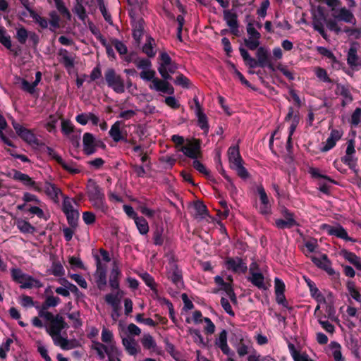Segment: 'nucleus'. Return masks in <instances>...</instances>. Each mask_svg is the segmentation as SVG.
<instances>
[{"label":"nucleus","instance_id":"obj_1","mask_svg":"<svg viewBox=\"0 0 361 361\" xmlns=\"http://www.w3.org/2000/svg\"><path fill=\"white\" fill-rule=\"evenodd\" d=\"M171 140L176 145V147H180L178 150L182 152L188 158L197 159L202 156V142L200 139L193 138L191 141H188V144L184 146H183V145L185 140L183 136L173 135Z\"/></svg>","mask_w":361,"mask_h":361},{"label":"nucleus","instance_id":"obj_2","mask_svg":"<svg viewBox=\"0 0 361 361\" xmlns=\"http://www.w3.org/2000/svg\"><path fill=\"white\" fill-rule=\"evenodd\" d=\"M11 275L12 280L16 283L20 284V288L22 289H31L33 287L39 288L43 286L40 281L24 273L19 268L11 269Z\"/></svg>","mask_w":361,"mask_h":361},{"label":"nucleus","instance_id":"obj_3","mask_svg":"<svg viewBox=\"0 0 361 361\" xmlns=\"http://www.w3.org/2000/svg\"><path fill=\"white\" fill-rule=\"evenodd\" d=\"M42 313L40 314V317L50 322L49 328L47 329V332L52 338L55 336H59L62 330L68 328V325L61 315L59 314L54 315L51 312Z\"/></svg>","mask_w":361,"mask_h":361},{"label":"nucleus","instance_id":"obj_4","mask_svg":"<svg viewBox=\"0 0 361 361\" xmlns=\"http://www.w3.org/2000/svg\"><path fill=\"white\" fill-rule=\"evenodd\" d=\"M231 342L240 357L249 355L250 350L252 349L250 340L245 338L241 334H235V338H231Z\"/></svg>","mask_w":361,"mask_h":361},{"label":"nucleus","instance_id":"obj_5","mask_svg":"<svg viewBox=\"0 0 361 361\" xmlns=\"http://www.w3.org/2000/svg\"><path fill=\"white\" fill-rule=\"evenodd\" d=\"M225 267L235 274H245L247 271L246 262L239 257H228L225 259Z\"/></svg>","mask_w":361,"mask_h":361},{"label":"nucleus","instance_id":"obj_6","mask_svg":"<svg viewBox=\"0 0 361 361\" xmlns=\"http://www.w3.org/2000/svg\"><path fill=\"white\" fill-rule=\"evenodd\" d=\"M154 75L155 72L149 68L142 70L140 73V78L147 81L152 80V86H151V88H154L155 90H169L168 83L158 78H154Z\"/></svg>","mask_w":361,"mask_h":361},{"label":"nucleus","instance_id":"obj_7","mask_svg":"<svg viewBox=\"0 0 361 361\" xmlns=\"http://www.w3.org/2000/svg\"><path fill=\"white\" fill-rule=\"evenodd\" d=\"M283 219H276L275 221L276 226L279 229L291 228L293 226H299V224L294 219V214L284 207L282 210Z\"/></svg>","mask_w":361,"mask_h":361},{"label":"nucleus","instance_id":"obj_8","mask_svg":"<svg viewBox=\"0 0 361 361\" xmlns=\"http://www.w3.org/2000/svg\"><path fill=\"white\" fill-rule=\"evenodd\" d=\"M247 32L248 37L245 39L246 47L250 50H255L259 45L260 33L254 27L252 23L247 25Z\"/></svg>","mask_w":361,"mask_h":361},{"label":"nucleus","instance_id":"obj_9","mask_svg":"<svg viewBox=\"0 0 361 361\" xmlns=\"http://www.w3.org/2000/svg\"><path fill=\"white\" fill-rule=\"evenodd\" d=\"M95 259L97 262V269L94 274L95 282L99 290H104L107 284L106 271L105 267L102 265L98 255L95 256Z\"/></svg>","mask_w":361,"mask_h":361},{"label":"nucleus","instance_id":"obj_10","mask_svg":"<svg viewBox=\"0 0 361 361\" xmlns=\"http://www.w3.org/2000/svg\"><path fill=\"white\" fill-rule=\"evenodd\" d=\"M332 16L337 20L343 21L353 25L356 24V18L349 8H348L345 6L340 7L334 11Z\"/></svg>","mask_w":361,"mask_h":361},{"label":"nucleus","instance_id":"obj_11","mask_svg":"<svg viewBox=\"0 0 361 361\" xmlns=\"http://www.w3.org/2000/svg\"><path fill=\"white\" fill-rule=\"evenodd\" d=\"M223 15L224 20L229 27L231 32L234 35L238 36L239 35V25L236 13L231 10L226 9L224 11Z\"/></svg>","mask_w":361,"mask_h":361},{"label":"nucleus","instance_id":"obj_12","mask_svg":"<svg viewBox=\"0 0 361 361\" xmlns=\"http://www.w3.org/2000/svg\"><path fill=\"white\" fill-rule=\"evenodd\" d=\"M46 152L47 154L54 160H55L65 171L69 172L71 174H77L80 172V170L76 168H73L71 166L66 164L62 157L59 156L54 149L50 147H46Z\"/></svg>","mask_w":361,"mask_h":361},{"label":"nucleus","instance_id":"obj_13","mask_svg":"<svg viewBox=\"0 0 361 361\" xmlns=\"http://www.w3.org/2000/svg\"><path fill=\"white\" fill-rule=\"evenodd\" d=\"M311 260L317 267L324 270L329 276L335 274V271L331 267V262L326 254H322L321 257L312 256Z\"/></svg>","mask_w":361,"mask_h":361},{"label":"nucleus","instance_id":"obj_14","mask_svg":"<svg viewBox=\"0 0 361 361\" xmlns=\"http://www.w3.org/2000/svg\"><path fill=\"white\" fill-rule=\"evenodd\" d=\"M343 132L341 130L332 129L329 137L327 138L324 145L321 148L322 152H326L333 149L336 142L341 139Z\"/></svg>","mask_w":361,"mask_h":361},{"label":"nucleus","instance_id":"obj_15","mask_svg":"<svg viewBox=\"0 0 361 361\" xmlns=\"http://www.w3.org/2000/svg\"><path fill=\"white\" fill-rule=\"evenodd\" d=\"M167 277L178 288L183 287L184 283L182 271L176 264H173L171 269L167 272Z\"/></svg>","mask_w":361,"mask_h":361},{"label":"nucleus","instance_id":"obj_16","mask_svg":"<svg viewBox=\"0 0 361 361\" xmlns=\"http://www.w3.org/2000/svg\"><path fill=\"white\" fill-rule=\"evenodd\" d=\"M105 79L109 87L123 89V81L113 68H108L105 72Z\"/></svg>","mask_w":361,"mask_h":361},{"label":"nucleus","instance_id":"obj_17","mask_svg":"<svg viewBox=\"0 0 361 361\" xmlns=\"http://www.w3.org/2000/svg\"><path fill=\"white\" fill-rule=\"evenodd\" d=\"M86 192L89 200H92L104 193L100 186L92 179H89L86 185Z\"/></svg>","mask_w":361,"mask_h":361},{"label":"nucleus","instance_id":"obj_18","mask_svg":"<svg viewBox=\"0 0 361 361\" xmlns=\"http://www.w3.org/2000/svg\"><path fill=\"white\" fill-rule=\"evenodd\" d=\"M123 124V122L121 121H116L111 127V129L109 132V136L113 139V140L116 142H118L120 141H127L126 136L127 134H123L122 130H121V126Z\"/></svg>","mask_w":361,"mask_h":361},{"label":"nucleus","instance_id":"obj_19","mask_svg":"<svg viewBox=\"0 0 361 361\" xmlns=\"http://www.w3.org/2000/svg\"><path fill=\"white\" fill-rule=\"evenodd\" d=\"M83 152L86 155H92L96 152L95 138L90 133H85L83 135Z\"/></svg>","mask_w":361,"mask_h":361},{"label":"nucleus","instance_id":"obj_20","mask_svg":"<svg viewBox=\"0 0 361 361\" xmlns=\"http://www.w3.org/2000/svg\"><path fill=\"white\" fill-rule=\"evenodd\" d=\"M13 178L21 182L25 186L32 188L35 190H40L35 180H33L28 175L23 173L20 171L15 170L13 171Z\"/></svg>","mask_w":361,"mask_h":361},{"label":"nucleus","instance_id":"obj_21","mask_svg":"<svg viewBox=\"0 0 361 361\" xmlns=\"http://www.w3.org/2000/svg\"><path fill=\"white\" fill-rule=\"evenodd\" d=\"M257 66L264 68L267 67L269 70L274 71V65L271 63L267 51L263 47H259L257 51Z\"/></svg>","mask_w":361,"mask_h":361},{"label":"nucleus","instance_id":"obj_22","mask_svg":"<svg viewBox=\"0 0 361 361\" xmlns=\"http://www.w3.org/2000/svg\"><path fill=\"white\" fill-rule=\"evenodd\" d=\"M61 302L60 298L57 296L49 295L46 298L41 306H35V308L38 310V314L40 317L42 312H49L47 310L50 307H55Z\"/></svg>","mask_w":361,"mask_h":361},{"label":"nucleus","instance_id":"obj_23","mask_svg":"<svg viewBox=\"0 0 361 361\" xmlns=\"http://www.w3.org/2000/svg\"><path fill=\"white\" fill-rule=\"evenodd\" d=\"M326 232L330 235H335L338 238L343 239L346 241H352V238L348 235L345 229L340 225L337 226H332L330 225H325Z\"/></svg>","mask_w":361,"mask_h":361},{"label":"nucleus","instance_id":"obj_24","mask_svg":"<svg viewBox=\"0 0 361 361\" xmlns=\"http://www.w3.org/2000/svg\"><path fill=\"white\" fill-rule=\"evenodd\" d=\"M122 273L116 262H114L109 275V286L113 290H119V279Z\"/></svg>","mask_w":361,"mask_h":361},{"label":"nucleus","instance_id":"obj_25","mask_svg":"<svg viewBox=\"0 0 361 361\" xmlns=\"http://www.w3.org/2000/svg\"><path fill=\"white\" fill-rule=\"evenodd\" d=\"M58 54L60 57V62L68 72H71L74 67V57L65 49H60Z\"/></svg>","mask_w":361,"mask_h":361},{"label":"nucleus","instance_id":"obj_26","mask_svg":"<svg viewBox=\"0 0 361 361\" xmlns=\"http://www.w3.org/2000/svg\"><path fill=\"white\" fill-rule=\"evenodd\" d=\"M247 281H250L254 286L259 290H266L270 284L267 285L265 283V277L262 273L258 272L253 274L247 277Z\"/></svg>","mask_w":361,"mask_h":361},{"label":"nucleus","instance_id":"obj_27","mask_svg":"<svg viewBox=\"0 0 361 361\" xmlns=\"http://www.w3.org/2000/svg\"><path fill=\"white\" fill-rule=\"evenodd\" d=\"M216 345L221 350L222 353L224 355H233V353L231 352L229 346L227 343V331L225 329H223L219 336V338L216 341Z\"/></svg>","mask_w":361,"mask_h":361},{"label":"nucleus","instance_id":"obj_28","mask_svg":"<svg viewBox=\"0 0 361 361\" xmlns=\"http://www.w3.org/2000/svg\"><path fill=\"white\" fill-rule=\"evenodd\" d=\"M144 33V21L142 19L135 20L133 23V37L137 44L141 41Z\"/></svg>","mask_w":361,"mask_h":361},{"label":"nucleus","instance_id":"obj_29","mask_svg":"<svg viewBox=\"0 0 361 361\" xmlns=\"http://www.w3.org/2000/svg\"><path fill=\"white\" fill-rule=\"evenodd\" d=\"M228 156L231 166L240 164V162H243V159L240 154L239 147L238 145L231 146L228 148Z\"/></svg>","mask_w":361,"mask_h":361},{"label":"nucleus","instance_id":"obj_30","mask_svg":"<svg viewBox=\"0 0 361 361\" xmlns=\"http://www.w3.org/2000/svg\"><path fill=\"white\" fill-rule=\"evenodd\" d=\"M92 207L103 214H106L109 211V206L106 202L105 195L98 197L92 200H89Z\"/></svg>","mask_w":361,"mask_h":361},{"label":"nucleus","instance_id":"obj_31","mask_svg":"<svg viewBox=\"0 0 361 361\" xmlns=\"http://www.w3.org/2000/svg\"><path fill=\"white\" fill-rule=\"evenodd\" d=\"M156 44L154 39L150 36H147L146 42L142 47V51L149 57H154L156 55Z\"/></svg>","mask_w":361,"mask_h":361},{"label":"nucleus","instance_id":"obj_32","mask_svg":"<svg viewBox=\"0 0 361 361\" xmlns=\"http://www.w3.org/2000/svg\"><path fill=\"white\" fill-rule=\"evenodd\" d=\"M304 279L309 288L311 296L317 299V300H320L321 299H323L324 300L323 295L321 293L318 288L316 286L315 283L312 281L310 279L305 276H304Z\"/></svg>","mask_w":361,"mask_h":361},{"label":"nucleus","instance_id":"obj_33","mask_svg":"<svg viewBox=\"0 0 361 361\" xmlns=\"http://www.w3.org/2000/svg\"><path fill=\"white\" fill-rule=\"evenodd\" d=\"M347 61L348 65L352 68L361 66V59L358 57L355 48H350L348 53Z\"/></svg>","mask_w":361,"mask_h":361},{"label":"nucleus","instance_id":"obj_34","mask_svg":"<svg viewBox=\"0 0 361 361\" xmlns=\"http://www.w3.org/2000/svg\"><path fill=\"white\" fill-rule=\"evenodd\" d=\"M122 343L125 347L126 350L130 355H135L137 353V343L135 340L133 338H123Z\"/></svg>","mask_w":361,"mask_h":361},{"label":"nucleus","instance_id":"obj_35","mask_svg":"<svg viewBox=\"0 0 361 361\" xmlns=\"http://www.w3.org/2000/svg\"><path fill=\"white\" fill-rule=\"evenodd\" d=\"M18 136L28 144L39 145V140L35 135L29 129L25 128Z\"/></svg>","mask_w":361,"mask_h":361},{"label":"nucleus","instance_id":"obj_36","mask_svg":"<svg viewBox=\"0 0 361 361\" xmlns=\"http://www.w3.org/2000/svg\"><path fill=\"white\" fill-rule=\"evenodd\" d=\"M285 97L289 102H293L298 108L301 107L305 104V98L301 97L296 93V92H288Z\"/></svg>","mask_w":361,"mask_h":361},{"label":"nucleus","instance_id":"obj_37","mask_svg":"<svg viewBox=\"0 0 361 361\" xmlns=\"http://www.w3.org/2000/svg\"><path fill=\"white\" fill-rule=\"evenodd\" d=\"M196 116L197 118V125L204 132L207 133L209 130V123L208 119L206 114L203 112L202 110H199L195 112Z\"/></svg>","mask_w":361,"mask_h":361},{"label":"nucleus","instance_id":"obj_38","mask_svg":"<svg viewBox=\"0 0 361 361\" xmlns=\"http://www.w3.org/2000/svg\"><path fill=\"white\" fill-rule=\"evenodd\" d=\"M44 190L46 194L52 199H56V201L59 199V195L61 194V189L50 183H46Z\"/></svg>","mask_w":361,"mask_h":361},{"label":"nucleus","instance_id":"obj_39","mask_svg":"<svg viewBox=\"0 0 361 361\" xmlns=\"http://www.w3.org/2000/svg\"><path fill=\"white\" fill-rule=\"evenodd\" d=\"M92 349L97 351V355L101 360L104 359L105 353L108 357H111V352L109 348L99 342H95L92 345Z\"/></svg>","mask_w":361,"mask_h":361},{"label":"nucleus","instance_id":"obj_40","mask_svg":"<svg viewBox=\"0 0 361 361\" xmlns=\"http://www.w3.org/2000/svg\"><path fill=\"white\" fill-rule=\"evenodd\" d=\"M134 221L141 235H146L149 232L148 222L143 216H138Z\"/></svg>","mask_w":361,"mask_h":361},{"label":"nucleus","instance_id":"obj_41","mask_svg":"<svg viewBox=\"0 0 361 361\" xmlns=\"http://www.w3.org/2000/svg\"><path fill=\"white\" fill-rule=\"evenodd\" d=\"M194 159V161L192 163V166H193L194 169H195L200 173L204 174L208 180H212L213 176H212L210 171H209L202 163H201L200 161L197 160V159Z\"/></svg>","mask_w":361,"mask_h":361},{"label":"nucleus","instance_id":"obj_42","mask_svg":"<svg viewBox=\"0 0 361 361\" xmlns=\"http://www.w3.org/2000/svg\"><path fill=\"white\" fill-rule=\"evenodd\" d=\"M54 343L56 345H59L63 350H70L73 348V345L71 344V341L66 338H63L59 334V336H55L52 338Z\"/></svg>","mask_w":361,"mask_h":361},{"label":"nucleus","instance_id":"obj_43","mask_svg":"<svg viewBox=\"0 0 361 361\" xmlns=\"http://www.w3.org/2000/svg\"><path fill=\"white\" fill-rule=\"evenodd\" d=\"M41 75H42L40 72H37L35 73V80L32 82H30L26 80H23L21 82V87L23 90H34V88L37 85L41 80Z\"/></svg>","mask_w":361,"mask_h":361},{"label":"nucleus","instance_id":"obj_44","mask_svg":"<svg viewBox=\"0 0 361 361\" xmlns=\"http://www.w3.org/2000/svg\"><path fill=\"white\" fill-rule=\"evenodd\" d=\"M329 346L333 351V357L335 361H345L341 353V345L336 341H331Z\"/></svg>","mask_w":361,"mask_h":361},{"label":"nucleus","instance_id":"obj_45","mask_svg":"<svg viewBox=\"0 0 361 361\" xmlns=\"http://www.w3.org/2000/svg\"><path fill=\"white\" fill-rule=\"evenodd\" d=\"M65 215L69 226L73 228H75L78 226V222L80 216L79 212L76 209L71 212L66 213Z\"/></svg>","mask_w":361,"mask_h":361},{"label":"nucleus","instance_id":"obj_46","mask_svg":"<svg viewBox=\"0 0 361 361\" xmlns=\"http://www.w3.org/2000/svg\"><path fill=\"white\" fill-rule=\"evenodd\" d=\"M0 43L8 49H11L12 47L11 37L3 26H0Z\"/></svg>","mask_w":361,"mask_h":361},{"label":"nucleus","instance_id":"obj_47","mask_svg":"<svg viewBox=\"0 0 361 361\" xmlns=\"http://www.w3.org/2000/svg\"><path fill=\"white\" fill-rule=\"evenodd\" d=\"M239 50L241 56L243 57V60L245 61L247 66H249L251 68H255L257 66V61L250 56V55L249 54L246 49H245L243 47H240Z\"/></svg>","mask_w":361,"mask_h":361},{"label":"nucleus","instance_id":"obj_48","mask_svg":"<svg viewBox=\"0 0 361 361\" xmlns=\"http://www.w3.org/2000/svg\"><path fill=\"white\" fill-rule=\"evenodd\" d=\"M17 227L23 233H32L35 229L30 222L25 220L18 221Z\"/></svg>","mask_w":361,"mask_h":361},{"label":"nucleus","instance_id":"obj_49","mask_svg":"<svg viewBox=\"0 0 361 361\" xmlns=\"http://www.w3.org/2000/svg\"><path fill=\"white\" fill-rule=\"evenodd\" d=\"M309 173H310L311 176L313 178H322V179L326 180L334 184H336V185L338 184L337 181L332 179L331 177H329L326 175L322 174L317 168H313V167L310 168Z\"/></svg>","mask_w":361,"mask_h":361},{"label":"nucleus","instance_id":"obj_50","mask_svg":"<svg viewBox=\"0 0 361 361\" xmlns=\"http://www.w3.org/2000/svg\"><path fill=\"white\" fill-rule=\"evenodd\" d=\"M141 343L144 348L147 350L154 349L157 346L156 342L153 337L147 334H145L141 340Z\"/></svg>","mask_w":361,"mask_h":361},{"label":"nucleus","instance_id":"obj_51","mask_svg":"<svg viewBox=\"0 0 361 361\" xmlns=\"http://www.w3.org/2000/svg\"><path fill=\"white\" fill-rule=\"evenodd\" d=\"M29 35L30 32H28L24 27H20L16 29V37L19 43L24 44L28 39Z\"/></svg>","mask_w":361,"mask_h":361},{"label":"nucleus","instance_id":"obj_52","mask_svg":"<svg viewBox=\"0 0 361 361\" xmlns=\"http://www.w3.org/2000/svg\"><path fill=\"white\" fill-rule=\"evenodd\" d=\"M164 228L162 227H157L153 232V243L155 245H162L164 243L163 237Z\"/></svg>","mask_w":361,"mask_h":361},{"label":"nucleus","instance_id":"obj_53","mask_svg":"<svg viewBox=\"0 0 361 361\" xmlns=\"http://www.w3.org/2000/svg\"><path fill=\"white\" fill-rule=\"evenodd\" d=\"M176 68L177 66L174 63L171 62L170 63V65L164 67L163 70H161V68H159L158 70L161 75L164 79H168L170 78V74L173 73Z\"/></svg>","mask_w":361,"mask_h":361},{"label":"nucleus","instance_id":"obj_54","mask_svg":"<svg viewBox=\"0 0 361 361\" xmlns=\"http://www.w3.org/2000/svg\"><path fill=\"white\" fill-rule=\"evenodd\" d=\"M243 162H240V164H236L233 166H231V168L234 169L238 176L243 178L246 179L249 177V173L247 170L243 166Z\"/></svg>","mask_w":361,"mask_h":361},{"label":"nucleus","instance_id":"obj_55","mask_svg":"<svg viewBox=\"0 0 361 361\" xmlns=\"http://www.w3.org/2000/svg\"><path fill=\"white\" fill-rule=\"evenodd\" d=\"M68 318L73 321V327L77 329L82 326V322L80 319V313L79 311L73 312L68 314Z\"/></svg>","mask_w":361,"mask_h":361},{"label":"nucleus","instance_id":"obj_56","mask_svg":"<svg viewBox=\"0 0 361 361\" xmlns=\"http://www.w3.org/2000/svg\"><path fill=\"white\" fill-rule=\"evenodd\" d=\"M341 255L345 259L348 261L350 264L355 265L360 259L354 252H350L347 250H342Z\"/></svg>","mask_w":361,"mask_h":361},{"label":"nucleus","instance_id":"obj_57","mask_svg":"<svg viewBox=\"0 0 361 361\" xmlns=\"http://www.w3.org/2000/svg\"><path fill=\"white\" fill-rule=\"evenodd\" d=\"M54 1L59 12L63 16L66 17L67 19L70 20L71 18V13L64 5L63 0H54Z\"/></svg>","mask_w":361,"mask_h":361},{"label":"nucleus","instance_id":"obj_58","mask_svg":"<svg viewBox=\"0 0 361 361\" xmlns=\"http://www.w3.org/2000/svg\"><path fill=\"white\" fill-rule=\"evenodd\" d=\"M347 288L352 296V298L357 302H361V295L356 290L355 287V283L353 281H348L347 283Z\"/></svg>","mask_w":361,"mask_h":361},{"label":"nucleus","instance_id":"obj_59","mask_svg":"<svg viewBox=\"0 0 361 361\" xmlns=\"http://www.w3.org/2000/svg\"><path fill=\"white\" fill-rule=\"evenodd\" d=\"M174 83L183 89L192 88L190 80L183 75H178L174 80Z\"/></svg>","mask_w":361,"mask_h":361},{"label":"nucleus","instance_id":"obj_60","mask_svg":"<svg viewBox=\"0 0 361 361\" xmlns=\"http://www.w3.org/2000/svg\"><path fill=\"white\" fill-rule=\"evenodd\" d=\"M59 117L55 115H50L49 119L45 125L46 129L49 133L55 132L56 123L58 122Z\"/></svg>","mask_w":361,"mask_h":361},{"label":"nucleus","instance_id":"obj_61","mask_svg":"<svg viewBox=\"0 0 361 361\" xmlns=\"http://www.w3.org/2000/svg\"><path fill=\"white\" fill-rule=\"evenodd\" d=\"M30 17L39 24V25L44 29L48 27V21L45 18H43L38 15L35 11L30 12Z\"/></svg>","mask_w":361,"mask_h":361},{"label":"nucleus","instance_id":"obj_62","mask_svg":"<svg viewBox=\"0 0 361 361\" xmlns=\"http://www.w3.org/2000/svg\"><path fill=\"white\" fill-rule=\"evenodd\" d=\"M227 295V296L230 298L231 301L233 304L235 305L238 303V300L236 295L234 292V290L232 287V284L231 283H228L227 286H226L223 290Z\"/></svg>","mask_w":361,"mask_h":361},{"label":"nucleus","instance_id":"obj_63","mask_svg":"<svg viewBox=\"0 0 361 361\" xmlns=\"http://www.w3.org/2000/svg\"><path fill=\"white\" fill-rule=\"evenodd\" d=\"M134 63L139 69L145 70L151 68L152 63L149 59L137 58L134 61Z\"/></svg>","mask_w":361,"mask_h":361},{"label":"nucleus","instance_id":"obj_64","mask_svg":"<svg viewBox=\"0 0 361 361\" xmlns=\"http://www.w3.org/2000/svg\"><path fill=\"white\" fill-rule=\"evenodd\" d=\"M73 11L82 21H84L85 20V18H87L86 11H85L84 6L80 3H77L75 4Z\"/></svg>","mask_w":361,"mask_h":361}]
</instances>
